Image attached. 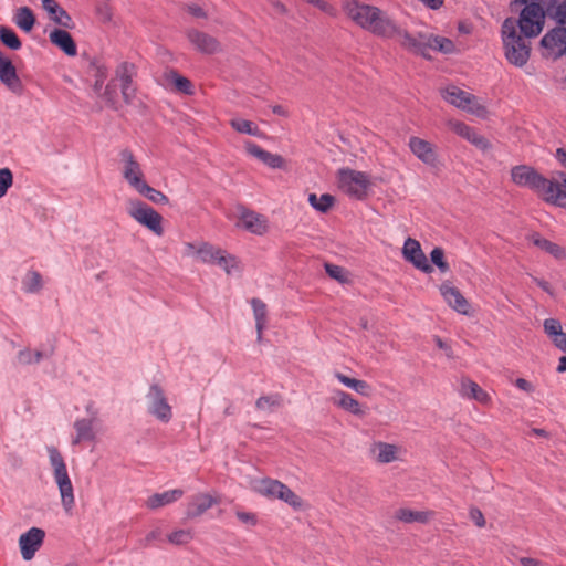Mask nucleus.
<instances>
[{
	"instance_id": "nucleus-1",
	"label": "nucleus",
	"mask_w": 566,
	"mask_h": 566,
	"mask_svg": "<svg viewBox=\"0 0 566 566\" xmlns=\"http://www.w3.org/2000/svg\"><path fill=\"white\" fill-rule=\"evenodd\" d=\"M344 11L361 29L377 36L395 39L403 49L420 54L426 59H430L429 50L443 54L455 52V45L450 39L431 33L412 35L378 7L352 0L345 4Z\"/></svg>"
},
{
	"instance_id": "nucleus-2",
	"label": "nucleus",
	"mask_w": 566,
	"mask_h": 566,
	"mask_svg": "<svg viewBox=\"0 0 566 566\" xmlns=\"http://www.w3.org/2000/svg\"><path fill=\"white\" fill-rule=\"evenodd\" d=\"M547 15L558 25L551 29L541 40L543 57L556 61L566 53V1L547 9Z\"/></svg>"
},
{
	"instance_id": "nucleus-3",
	"label": "nucleus",
	"mask_w": 566,
	"mask_h": 566,
	"mask_svg": "<svg viewBox=\"0 0 566 566\" xmlns=\"http://www.w3.org/2000/svg\"><path fill=\"white\" fill-rule=\"evenodd\" d=\"M502 41L506 60L517 67L524 66L530 59L531 45L517 32L516 22L511 18L502 24Z\"/></svg>"
},
{
	"instance_id": "nucleus-4",
	"label": "nucleus",
	"mask_w": 566,
	"mask_h": 566,
	"mask_svg": "<svg viewBox=\"0 0 566 566\" xmlns=\"http://www.w3.org/2000/svg\"><path fill=\"white\" fill-rule=\"evenodd\" d=\"M54 482L57 485L61 504L70 513L75 504L74 489L63 455L54 446L46 447Z\"/></svg>"
},
{
	"instance_id": "nucleus-5",
	"label": "nucleus",
	"mask_w": 566,
	"mask_h": 566,
	"mask_svg": "<svg viewBox=\"0 0 566 566\" xmlns=\"http://www.w3.org/2000/svg\"><path fill=\"white\" fill-rule=\"evenodd\" d=\"M251 488L260 495L270 500L283 501L294 511H304L307 509L306 502L279 480L270 478L258 479L252 481Z\"/></svg>"
},
{
	"instance_id": "nucleus-6",
	"label": "nucleus",
	"mask_w": 566,
	"mask_h": 566,
	"mask_svg": "<svg viewBox=\"0 0 566 566\" xmlns=\"http://www.w3.org/2000/svg\"><path fill=\"white\" fill-rule=\"evenodd\" d=\"M338 190L355 200H364L373 187L370 175L350 168H340L336 172Z\"/></svg>"
},
{
	"instance_id": "nucleus-7",
	"label": "nucleus",
	"mask_w": 566,
	"mask_h": 566,
	"mask_svg": "<svg viewBox=\"0 0 566 566\" xmlns=\"http://www.w3.org/2000/svg\"><path fill=\"white\" fill-rule=\"evenodd\" d=\"M446 102L479 118H486L489 112L485 105L473 94L462 88L450 85L441 90Z\"/></svg>"
},
{
	"instance_id": "nucleus-8",
	"label": "nucleus",
	"mask_w": 566,
	"mask_h": 566,
	"mask_svg": "<svg viewBox=\"0 0 566 566\" xmlns=\"http://www.w3.org/2000/svg\"><path fill=\"white\" fill-rule=\"evenodd\" d=\"M147 413L160 423H169L174 418V409L165 389L159 384H151L145 395Z\"/></svg>"
},
{
	"instance_id": "nucleus-9",
	"label": "nucleus",
	"mask_w": 566,
	"mask_h": 566,
	"mask_svg": "<svg viewBox=\"0 0 566 566\" xmlns=\"http://www.w3.org/2000/svg\"><path fill=\"white\" fill-rule=\"evenodd\" d=\"M126 210L130 218L156 235L160 237L164 233L161 214L147 203L138 199H130L127 201Z\"/></svg>"
},
{
	"instance_id": "nucleus-10",
	"label": "nucleus",
	"mask_w": 566,
	"mask_h": 566,
	"mask_svg": "<svg viewBox=\"0 0 566 566\" xmlns=\"http://www.w3.org/2000/svg\"><path fill=\"white\" fill-rule=\"evenodd\" d=\"M544 20L545 12L541 3H531L522 8L518 27L525 38H534L542 32Z\"/></svg>"
},
{
	"instance_id": "nucleus-11",
	"label": "nucleus",
	"mask_w": 566,
	"mask_h": 566,
	"mask_svg": "<svg viewBox=\"0 0 566 566\" xmlns=\"http://www.w3.org/2000/svg\"><path fill=\"white\" fill-rule=\"evenodd\" d=\"M86 411L88 413L87 418H78L74 421L73 428L75 430V436L72 439V444L74 446L85 441L92 442L96 439L98 410L94 407L93 403H88L86 406Z\"/></svg>"
},
{
	"instance_id": "nucleus-12",
	"label": "nucleus",
	"mask_w": 566,
	"mask_h": 566,
	"mask_svg": "<svg viewBox=\"0 0 566 566\" xmlns=\"http://www.w3.org/2000/svg\"><path fill=\"white\" fill-rule=\"evenodd\" d=\"M119 158L122 177L130 188L136 190L146 181L140 164L128 148L120 150Z\"/></svg>"
},
{
	"instance_id": "nucleus-13",
	"label": "nucleus",
	"mask_w": 566,
	"mask_h": 566,
	"mask_svg": "<svg viewBox=\"0 0 566 566\" xmlns=\"http://www.w3.org/2000/svg\"><path fill=\"white\" fill-rule=\"evenodd\" d=\"M45 532L40 527H31L19 537V548L24 560H31L42 547Z\"/></svg>"
},
{
	"instance_id": "nucleus-14",
	"label": "nucleus",
	"mask_w": 566,
	"mask_h": 566,
	"mask_svg": "<svg viewBox=\"0 0 566 566\" xmlns=\"http://www.w3.org/2000/svg\"><path fill=\"white\" fill-rule=\"evenodd\" d=\"M331 401L337 408L356 416L358 418H365L368 413V407L355 399L350 394L344 390H333Z\"/></svg>"
},
{
	"instance_id": "nucleus-15",
	"label": "nucleus",
	"mask_w": 566,
	"mask_h": 566,
	"mask_svg": "<svg viewBox=\"0 0 566 566\" xmlns=\"http://www.w3.org/2000/svg\"><path fill=\"white\" fill-rule=\"evenodd\" d=\"M447 126L451 132L457 134L459 137L465 139L476 148L481 150H488L490 148V143L486 138L480 135L473 127L467 125L463 122L457 119H449L447 122Z\"/></svg>"
},
{
	"instance_id": "nucleus-16",
	"label": "nucleus",
	"mask_w": 566,
	"mask_h": 566,
	"mask_svg": "<svg viewBox=\"0 0 566 566\" xmlns=\"http://www.w3.org/2000/svg\"><path fill=\"white\" fill-rule=\"evenodd\" d=\"M543 177L544 176L538 174L533 167L526 165L515 166L511 169L512 181L515 185L528 188L534 192L541 184L543 185Z\"/></svg>"
},
{
	"instance_id": "nucleus-17",
	"label": "nucleus",
	"mask_w": 566,
	"mask_h": 566,
	"mask_svg": "<svg viewBox=\"0 0 566 566\" xmlns=\"http://www.w3.org/2000/svg\"><path fill=\"white\" fill-rule=\"evenodd\" d=\"M439 291L446 301V303L453 308L455 312L462 314V315H470V303L469 301L462 295L459 289L453 286L450 282H443L439 286Z\"/></svg>"
},
{
	"instance_id": "nucleus-18",
	"label": "nucleus",
	"mask_w": 566,
	"mask_h": 566,
	"mask_svg": "<svg viewBox=\"0 0 566 566\" xmlns=\"http://www.w3.org/2000/svg\"><path fill=\"white\" fill-rule=\"evenodd\" d=\"M238 226L256 235H263L269 231L266 217L249 209L240 211Z\"/></svg>"
},
{
	"instance_id": "nucleus-19",
	"label": "nucleus",
	"mask_w": 566,
	"mask_h": 566,
	"mask_svg": "<svg viewBox=\"0 0 566 566\" xmlns=\"http://www.w3.org/2000/svg\"><path fill=\"white\" fill-rule=\"evenodd\" d=\"M187 39L198 52L203 54H214L221 50V45L214 36L197 29H189Z\"/></svg>"
},
{
	"instance_id": "nucleus-20",
	"label": "nucleus",
	"mask_w": 566,
	"mask_h": 566,
	"mask_svg": "<svg viewBox=\"0 0 566 566\" xmlns=\"http://www.w3.org/2000/svg\"><path fill=\"white\" fill-rule=\"evenodd\" d=\"M402 255L406 261L412 263L415 268L421 270L422 272H432V266L429 264L427 256L417 240L408 238L405 241Z\"/></svg>"
},
{
	"instance_id": "nucleus-21",
	"label": "nucleus",
	"mask_w": 566,
	"mask_h": 566,
	"mask_svg": "<svg viewBox=\"0 0 566 566\" xmlns=\"http://www.w3.org/2000/svg\"><path fill=\"white\" fill-rule=\"evenodd\" d=\"M371 452L375 460L381 464L401 461L405 454L402 447L382 441L375 442L371 447Z\"/></svg>"
},
{
	"instance_id": "nucleus-22",
	"label": "nucleus",
	"mask_w": 566,
	"mask_h": 566,
	"mask_svg": "<svg viewBox=\"0 0 566 566\" xmlns=\"http://www.w3.org/2000/svg\"><path fill=\"white\" fill-rule=\"evenodd\" d=\"M135 76V66L133 64L123 63L116 70V78L119 81L122 95L125 103H133L136 96V88L133 85Z\"/></svg>"
},
{
	"instance_id": "nucleus-23",
	"label": "nucleus",
	"mask_w": 566,
	"mask_h": 566,
	"mask_svg": "<svg viewBox=\"0 0 566 566\" xmlns=\"http://www.w3.org/2000/svg\"><path fill=\"white\" fill-rule=\"evenodd\" d=\"M543 200L558 207L565 206L566 193L562 189V185L543 177V185L535 191Z\"/></svg>"
},
{
	"instance_id": "nucleus-24",
	"label": "nucleus",
	"mask_w": 566,
	"mask_h": 566,
	"mask_svg": "<svg viewBox=\"0 0 566 566\" xmlns=\"http://www.w3.org/2000/svg\"><path fill=\"white\" fill-rule=\"evenodd\" d=\"M408 145L412 154L419 160H421L426 165L436 166L437 154L431 143L419 137H411L409 139Z\"/></svg>"
},
{
	"instance_id": "nucleus-25",
	"label": "nucleus",
	"mask_w": 566,
	"mask_h": 566,
	"mask_svg": "<svg viewBox=\"0 0 566 566\" xmlns=\"http://www.w3.org/2000/svg\"><path fill=\"white\" fill-rule=\"evenodd\" d=\"M244 148L250 156L259 159L268 167L273 169L284 168L285 160L281 155L272 154L268 150H264L260 146L251 142H247L244 144Z\"/></svg>"
},
{
	"instance_id": "nucleus-26",
	"label": "nucleus",
	"mask_w": 566,
	"mask_h": 566,
	"mask_svg": "<svg viewBox=\"0 0 566 566\" xmlns=\"http://www.w3.org/2000/svg\"><path fill=\"white\" fill-rule=\"evenodd\" d=\"M0 81L9 90L20 92L22 85L12 62L0 52Z\"/></svg>"
},
{
	"instance_id": "nucleus-27",
	"label": "nucleus",
	"mask_w": 566,
	"mask_h": 566,
	"mask_svg": "<svg viewBox=\"0 0 566 566\" xmlns=\"http://www.w3.org/2000/svg\"><path fill=\"white\" fill-rule=\"evenodd\" d=\"M219 501L208 493H199L191 497L186 510L187 518H196Z\"/></svg>"
},
{
	"instance_id": "nucleus-28",
	"label": "nucleus",
	"mask_w": 566,
	"mask_h": 566,
	"mask_svg": "<svg viewBox=\"0 0 566 566\" xmlns=\"http://www.w3.org/2000/svg\"><path fill=\"white\" fill-rule=\"evenodd\" d=\"M49 39L52 44L59 48L69 56H75L77 54L76 44L71 34L63 29H54L50 32Z\"/></svg>"
},
{
	"instance_id": "nucleus-29",
	"label": "nucleus",
	"mask_w": 566,
	"mask_h": 566,
	"mask_svg": "<svg viewBox=\"0 0 566 566\" xmlns=\"http://www.w3.org/2000/svg\"><path fill=\"white\" fill-rule=\"evenodd\" d=\"M42 7L56 24L65 29L73 27L72 18L55 0H42Z\"/></svg>"
},
{
	"instance_id": "nucleus-30",
	"label": "nucleus",
	"mask_w": 566,
	"mask_h": 566,
	"mask_svg": "<svg viewBox=\"0 0 566 566\" xmlns=\"http://www.w3.org/2000/svg\"><path fill=\"white\" fill-rule=\"evenodd\" d=\"M182 495L184 491L181 489H174L163 493H155L147 499L146 506L150 510H157L178 501L182 497Z\"/></svg>"
},
{
	"instance_id": "nucleus-31",
	"label": "nucleus",
	"mask_w": 566,
	"mask_h": 566,
	"mask_svg": "<svg viewBox=\"0 0 566 566\" xmlns=\"http://www.w3.org/2000/svg\"><path fill=\"white\" fill-rule=\"evenodd\" d=\"M544 331L558 348L566 350V334L563 332L559 321L555 318L545 319Z\"/></svg>"
},
{
	"instance_id": "nucleus-32",
	"label": "nucleus",
	"mask_w": 566,
	"mask_h": 566,
	"mask_svg": "<svg viewBox=\"0 0 566 566\" xmlns=\"http://www.w3.org/2000/svg\"><path fill=\"white\" fill-rule=\"evenodd\" d=\"M251 305L255 319L256 339L260 343L262 340L263 331L268 325V308L265 303L259 298H252Z\"/></svg>"
},
{
	"instance_id": "nucleus-33",
	"label": "nucleus",
	"mask_w": 566,
	"mask_h": 566,
	"mask_svg": "<svg viewBox=\"0 0 566 566\" xmlns=\"http://www.w3.org/2000/svg\"><path fill=\"white\" fill-rule=\"evenodd\" d=\"M21 284L24 293L39 294L44 287V280L38 271L29 270L23 275Z\"/></svg>"
},
{
	"instance_id": "nucleus-34",
	"label": "nucleus",
	"mask_w": 566,
	"mask_h": 566,
	"mask_svg": "<svg viewBox=\"0 0 566 566\" xmlns=\"http://www.w3.org/2000/svg\"><path fill=\"white\" fill-rule=\"evenodd\" d=\"M461 395L467 398L474 399L481 403H488L490 396L476 382L465 379L461 382Z\"/></svg>"
},
{
	"instance_id": "nucleus-35",
	"label": "nucleus",
	"mask_w": 566,
	"mask_h": 566,
	"mask_svg": "<svg viewBox=\"0 0 566 566\" xmlns=\"http://www.w3.org/2000/svg\"><path fill=\"white\" fill-rule=\"evenodd\" d=\"M45 353L39 349L24 347L17 353L15 363L19 366H31L39 364L44 357Z\"/></svg>"
},
{
	"instance_id": "nucleus-36",
	"label": "nucleus",
	"mask_w": 566,
	"mask_h": 566,
	"mask_svg": "<svg viewBox=\"0 0 566 566\" xmlns=\"http://www.w3.org/2000/svg\"><path fill=\"white\" fill-rule=\"evenodd\" d=\"M432 515L433 513L429 511H413L409 509H399L395 513L396 518L405 523H427Z\"/></svg>"
},
{
	"instance_id": "nucleus-37",
	"label": "nucleus",
	"mask_w": 566,
	"mask_h": 566,
	"mask_svg": "<svg viewBox=\"0 0 566 566\" xmlns=\"http://www.w3.org/2000/svg\"><path fill=\"white\" fill-rule=\"evenodd\" d=\"M13 21L22 31L30 32L35 24V17L29 7H21L15 11Z\"/></svg>"
},
{
	"instance_id": "nucleus-38",
	"label": "nucleus",
	"mask_w": 566,
	"mask_h": 566,
	"mask_svg": "<svg viewBox=\"0 0 566 566\" xmlns=\"http://www.w3.org/2000/svg\"><path fill=\"white\" fill-rule=\"evenodd\" d=\"M221 248L206 241H199L198 261L206 264H214Z\"/></svg>"
},
{
	"instance_id": "nucleus-39",
	"label": "nucleus",
	"mask_w": 566,
	"mask_h": 566,
	"mask_svg": "<svg viewBox=\"0 0 566 566\" xmlns=\"http://www.w3.org/2000/svg\"><path fill=\"white\" fill-rule=\"evenodd\" d=\"M308 203L313 209L321 213H326L335 205V197L329 193L317 196L316 193L308 195Z\"/></svg>"
},
{
	"instance_id": "nucleus-40",
	"label": "nucleus",
	"mask_w": 566,
	"mask_h": 566,
	"mask_svg": "<svg viewBox=\"0 0 566 566\" xmlns=\"http://www.w3.org/2000/svg\"><path fill=\"white\" fill-rule=\"evenodd\" d=\"M214 264L220 266L228 275H232L240 271L238 259L224 250H221Z\"/></svg>"
},
{
	"instance_id": "nucleus-41",
	"label": "nucleus",
	"mask_w": 566,
	"mask_h": 566,
	"mask_svg": "<svg viewBox=\"0 0 566 566\" xmlns=\"http://www.w3.org/2000/svg\"><path fill=\"white\" fill-rule=\"evenodd\" d=\"M136 191L156 205L168 203V197L161 191L150 187L147 184V181H145L140 187H138Z\"/></svg>"
},
{
	"instance_id": "nucleus-42",
	"label": "nucleus",
	"mask_w": 566,
	"mask_h": 566,
	"mask_svg": "<svg viewBox=\"0 0 566 566\" xmlns=\"http://www.w3.org/2000/svg\"><path fill=\"white\" fill-rule=\"evenodd\" d=\"M231 127L241 134H248L251 136H261L262 133L259 127L251 120L243 118H232L230 120Z\"/></svg>"
},
{
	"instance_id": "nucleus-43",
	"label": "nucleus",
	"mask_w": 566,
	"mask_h": 566,
	"mask_svg": "<svg viewBox=\"0 0 566 566\" xmlns=\"http://www.w3.org/2000/svg\"><path fill=\"white\" fill-rule=\"evenodd\" d=\"M531 241L533 242L534 245L554 255L555 258H560L563 255L562 248L544 238H541L538 234H533L531 237Z\"/></svg>"
},
{
	"instance_id": "nucleus-44",
	"label": "nucleus",
	"mask_w": 566,
	"mask_h": 566,
	"mask_svg": "<svg viewBox=\"0 0 566 566\" xmlns=\"http://www.w3.org/2000/svg\"><path fill=\"white\" fill-rule=\"evenodd\" d=\"M0 40L11 50H19L21 48V41L15 32L7 27H0Z\"/></svg>"
},
{
	"instance_id": "nucleus-45",
	"label": "nucleus",
	"mask_w": 566,
	"mask_h": 566,
	"mask_svg": "<svg viewBox=\"0 0 566 566\" xmlns=\"http://www.w3.org/2000/svg\"><path fill=\"white\" fill-rule=\"evenodd\" d=\"M192 538L193 535L190 530H176L171 532L167 537L168 542L174 545L188 544Z\"/></svg>"
},
{
	"instance_id": "nucleus-46",
	"label": "nucleus",
	"mask_w": 566,
	"mask_h": 566,
	"mask_svg": "<svg viewBox=\"0 0 566 566\" xmlns=\"http://www.w3.org/2000/svg\"><path fill=\"white\" fill-rule=\"evenodd\" d=\"M13 185V175L9 168L0 169V198H3Z\"/></svg>"
},
{
	"instance_id": "nucleus-47",
	"label": "nucleus",
	"mask_w": 566,
	"mask_h": 566,
	"mask_svg": "<svg viewBox=\"0 0 566 566\" xmlns=\"http://www.w3.org/2000/svg\"><path fill=\"white\" fill-rule=\"evenodd\" d=\"M255 406L259 410L272 411L280 406V398L277 396H263L256 400Z\"/></svg>"
},
{
	"instance_id": "nucleus-48",
	"label": "nucleus",
	"mask_w": 566,
	"mask_h": 566,
	"mask_svg": "<svg viewBox=\"0 0 566 566\" xmlns=\"http://www.w3.org/2000/svg\"><path fill=\"white\" fill-rule=\"evenodd\" d=\"M430 259L442 273L449 271V264L444 261V251L441 248H434L430 253Z\"/></svg>"
},
{
	"instance_id": "nucleus-49",
	"label": "nucleus",
	"mask_w": 566,
	"mask_h": 566,
	"mask_svg": "<svg viewBox=\"0 0 566 566\" xmlns=\"http://www.w3.org/2000/svg\"><path fill=\"white\" fill-rule=\"evenodd\" d=\"M326 273L334 280L345 283L347 282V272L344 270V268L335 264H325Z\"/></svg>"
},
{
	"instance_id": "nucleus-50",
	"label": "nucleus",
	"mask_w": 566,
	"mask_h": 566,
	"mask_svg": "<svg viewBox=\"0 0 566 566\" xmlns=\"http://www.w3.org/2000/svg\"><path fill=\"white\" fill-rule=\"evenodd\" d=\"M172 80L178 91L186 94H192V84L188 78L180 76L178 74H174Z\"/></svg>"
},
{
	"instance_id": "nucleus-51",
	"label": "nucleus",
	"mask_w": 566,
	"mask_h": 566,
	"mask_svg": "<svg viewBox=\"0 0 566 566\" xmlns=\"http://www.w3.org/2000/svg\"><path fill=\"white\" fill-rule=\"evenodd\" d=\"M235 515L238 520L245 525L254 526L258 523V516L254 513L237 511Z\"/></svg>"
},
{
	"instance_id": "nucleus-52",
	"label": "nucleus",
	"mask_w": 566,
	"mask_h": 566,
	"mask_svg": "<svg viewBox=\"0 0 566 566\" xmlns=\"http://www.w3.org/2000/svg\"><path fill=\"white\" fill-rule=\"evenodd\" d=\"M352 390H354L357 394L363 395V396H369L370 391H371V387L369 384H367L364 380L355 379Z\"/></svg>"
},
{
	"instance_id": "nucleus-53",
	"label": "nucleus",
	"mask_w": 566,
	"mask_h": 566,
	"mask_svg": "<svg viewBox=\"0 0 566 566\" xmlns=\"http://www.w3.org/2000/svg\"><path fill=\"white\" fill-rule=\"evenodd\" d=\"M469 515H470V520L478 526V527H484L485 526V518H484V515L483 513L476 509V507H471L470 509V512H469Z\"/></svg>"
},
{
	"instance_id": "nucleus-54",
	"label": "nucleus",
	"mask_w": 566,
	"mask_h": 566,
	"mask_svg": "<svg viewBox=\"0 0 566 566\" xmlns=\"http://www.w3.org/2000/svg\"><path fill=\"white\" fill-rule=\"evenodd\" d=\"M186 11L191 14L192 17L195 18H198V19H205L207 18V13L206 11L203 10L202 7H200L199 4H196V3H190V4H187L186 6Z\"/></svg>"
},
{
	"instance_id": "nucleus-55",
	"label": "nucleus",
	"mask_w": 566,
	"mask_h": 566,
	"mask_svg": "<svg viewBox=\"0 0 566 566\" xmlns=\"http://www.w3.org/2000/svg\"><path fill=\"white\" fill-rule=\"evenodd\" d=\"M307 3L314 6L315 8L319 9L321 11L333 14L334 8L325 0H305Z\"/></svg>"
},
{
	"instance_id": "nucleus-56",
	"label": "nucleus",
	"mask_w": 566,
	"mask_h": 566,
	"mask_svg": "<svg viewBox=\"0 0 566 566\" xmlns=\"http://www.w3.org/2000/svg\"><path fill=\"white\" fill-rule=\"evenodd\" d=\"M199 242H186L184 244V254L198 260Z\"/></svg>"
},
{
	"instance_id": "nucleus-57",
	"label": "nucleus",
	"mask_w": 566,
	"mask_h": 566,
	"mask_svg": "<svg viewBox=\"0 0 566 566\" xmlns=\"http://www.w3.org/2000/svg\"><path fill=\"white\" fill-rule=\"evenodd\" d=\"M334 376L335 378L340 382L343 384L344 386H346L347 388L352 389L353 387V384L355 381L356 378H350L339 371H335L334 373Z\"/></svg>"
},
{
	"instance_id": "nucleus-58",
	"label": "nucleus",
	"mask_w": 566,
	"mask_h": 566,
	"mask_svg": "<svg viewBox=\"0 0 566 566\" xmlns=\"http://www.w3.org/2000/svg\"><path fill=\"white\" fill-rule=\"evenodd\" d=\"M515 386H516L518 389H521V390H523V391H525V392H532V391H534V387H533V385H532L528 380H526V379H524V378H518V379H516V381H515Z\"/></svg>"
},
{
	"instance_id": "nucleus-59",
	"label": "nucleus",
	"mask_w": 566,
	"mask_h": 566,
	"mask_svg": "<svg viewBox=\"0 0 566 566\" xmlns=\"http://www.w3.org/2000/svg\"><path fill=\"white\" fill-rule=\"evenodd\" d=\"M159 537H160V531L154 530L146 535V537L144 538L143 545L148 546L153 541H156Z\"/></svg>"
},
{
	"instance_id": "nucleus-60",
	"label": "nucleus",
	"mask_w": 566,
	"mask_h": 566,
	"mask_svg": "<svg viewBox=\"0 0 566 566\" xmlns=\"http://www.w3.org/2000/svg\"><path fill=\"white\" fill-rule=\"evenodd\" d=\"M520 563L522 566H539V562L531 557H522Z\"/></svg>"
},
{
	"instance_id": "nucleus-61",
	"label": "nucleus",
	"mask_w": 566,
	"mask_h": 566,
	"mask_svg": "<svg viewBox=\"0 0 566 566\" xmlns=\"http://www.w3.org/2000/svg\"><path fill=\"white\" fill-rule=\"evenodd\" d=\"M104 96L105 98L107 99V102L114 106L115 105V99H114V95H113V90L111 87V84H108L105 88V92H104Z\"/></svg>"
},
{
	"instance_id": "nucleus-62",
	"label": "nucleus",
	"mask_w": 566,
	"mask_h": 566,
	"mask_svg": "<svg viewBox=\"0 0 566 566\" xmlns=\"http://www.w3.org/2000/svg\"><path fill=\"white\" fill-rule=\"evenodd\" d=\"M437 346L443 350H446L447 355L450 356V347L439 337L434 339Z\"/></svg>"
},
{
	"instance_id": "nucleus-63",
	"label": "nucleus",
	"mask_w": 566,
	"mask_h": 566,
	"mask_svg": "<svg viewBox=\"0 0 566 566\" xmlns=\"http://www.w3.org/2000/svg\"><path fill=\"white\" fill-rule=\"evenodd\" d=\"M557 371H558V373H564V371H566V355H563V356L559 358V364H558V367H557Z\"/></svg>"
},
{
	"instance_id": "nucleus-64",
	"label": "nucleus",
	"mask_w": 566,
	"mask_h": 566,
	"mask_svg": "<svg viewBox=\"0 0 566 566\" xmlns=\"http://www.w3.org/2000/svg\"><path fill=\"white\" fill-rule=\"evenodd\" d=\"M273 113L274 114H277V115H281V116H286L287 115V112L285 111V108L281 105H276L273 107Z\"/></svg>"
}]
</instances>
